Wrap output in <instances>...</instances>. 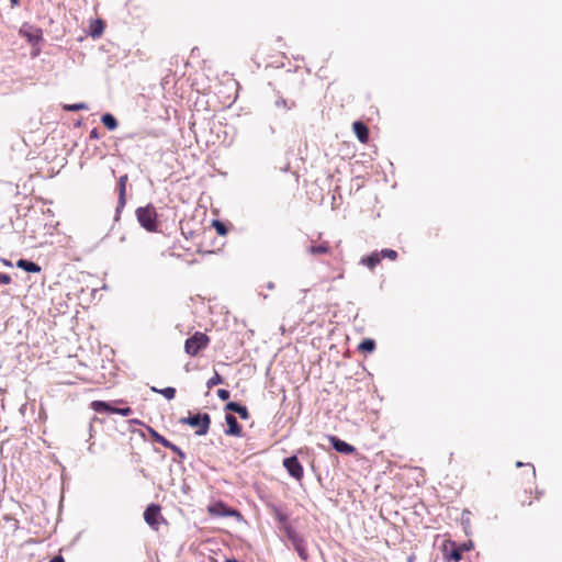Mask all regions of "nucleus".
I'll return each instance as SVG.
<instances>
[{
  "instance_id": "1a4fd4ad",
  "label": "nucleus",
  "mask_w": 562,
  "mask_h": 562,
  "mask_svg": "<svg viewBox=\"0 0 562 562\" xmlns=\"http://www.w3.org/2000/svg\"><path fill=\"white\" fill-rule=\"evenodd\" d=\"M286 536L289 540L294 546L295 550L297 551L299 555L303 559H307V552L304 546V540L301 536H299L295 530H293L291 527H288L286 529Z\"/></svg>"
},
{
  "instance_id": "2f4dec72",
  "label": "nucleus",
  "mask_w": 562,
  "mask_h": 562,
  "mask_svg": "<svg viewBox=\"0 0 562 562\" xmlns=\"http://www.w3.org/2000/svg\"><path fill=\"white\" fill-rule=\"evenodd\" d=\"M277 105H282L284 109L290 110L292 106H294V103H291V105L288 104L286 100H280L277 102Z\"/></svg>"
},
{
  "instance_id": "9d476101",
  "label": "nucleus",
  "mask_w": 562,
  "mask_h": 562,
  "mask_svg": "<svg viewBox=\"0 0 562 562\" xmlns=\"http://www.w3.org/2000/svg\"><path fill=\"white\" fill-rule=\"evenodd\" d=\"M225 422L227 424V429L225 430V435L233 437H241L243 436V427L237 422L236 417L232 414H226Z\"/></svg>"
},
{
  "instance_id": "39448f33",
  "label": "nucleus",
  "mask_w": 562,
  "mask_h": 562,
  "mask_svg": "<svg viewBox=\"0 0 562 562\" xmlns=\"http://www.w3.org/2000/svg\"><path fill=\"white\" fill-rule=\"evenodd\" d=\"M144 520L155 531L159 530L160 524L166 522V519L161 515V507L157 504H150L144 512Z\"/></svg>"
},
{
  "instance_id": "b1692460",
  "label": "nucleus",
  "mask_w": 562,
  "mask_h": 562,
  "mask_svg": "<svg viewBox=\"0 0 562 562\" xmlns=\"http://www.w3.org/2000/svg\"><path fill=\"white\" fill-rule=\"evenodd\" d=\"M380 258L383 259H390L392 261L397 259V252L393 249H382L381 251H378Z\"/></svg>"
},
{
  "instance_id": "7ed1b4c3",
  "label": "nucleus",
  "mask_w": 562,
  "mask_h": 562,
  "mask_svg": "<svg viewBox=\"0 0 562 562\" xmlns=\"http://www.w3.org/2000/svg\"><path fill=\"white\" fill-rule=\"evenodd\" d=\"M136 216L139 224L148 232H155L157 228V212L153 205L138 207Z\"/></svg>"
},
{
  "instance_id": "9b49d317",
  "label": "nucleus",
  "mask_w": 562,
  "mask_h": 562,
  "mask_svg": "<svg viewBox=\"0 0 562 562\" xmlns=\"http://www.w3.org/2000/svg\"><path fill=\"white\" fill-rule=\"evenodd\" d=\"M328 440L337 452L352 454L356 451V448L353 446L339 439L336 436H328Z\"/></svg>"
},
{
  "instance_id": "a878e982",
  "label": "nucleus",
  "mask_w": 562,
  "mask_h": 562,
  "mask_svg": "<svg viewBox=\"0 0 562 562\" xmlns=\"http://www.w3.org/2000/svg\"><path fill=\"white\" fill-rule=\"evenodd\" d=\"M213 227L215 228L217 234L221 235V236H225L227 234L226 225L224 223H222L221 221H217V220L214 221L213 222Z\"/></svg>"
},
{
  "instance_id": "423d86ee",
  "label": "nucleus",
  "mask_w": 562,
  "mask_h": 562,
  "mask_svg": "<svg viewBox=\"0 0 562 562\" xmlns=\"http://www.w3.org/2000/svg\"><path fill=\"white\" fill-rule=\"evenodd\" d=\"M90 407L97 413H112V414H119V415H122L125 417L130 416L133 413L132 408L128 406L117 408V407H113L111 404L103 402V401H93V402H91Z\"/></svg>"
},
{
  "instance_id": "a211bd4d",
  "label": "nucleus",
  "mask_w": 562,
  "mask_h": 562,
  "mask_svg": "<svg viewBox=\"0 0 562 562\" xmlns=\"http://www.w3.org/2000/svg\"><path fill=\"white\" fill-rule=\"evenodd\" d=\"M101 121L104 124V126L106 128H109L110 131H113V130H115L117 127L116 119L112 114H110V113L103 114L102 117H101Z\"/></svg>"
},
{
  "instance_id": "4468645a",
  "label": "nucleus",
  "mask_w": 562,
  "mask_h": 562,
  "mask_svg": "<svg viewBox=\"0 0 562 562\" xmlns=\"http://www.w3.org/2000/svg\"><path fill=\"white\" fill-rule=\"evenodd\" d=\"M224 409L227 412H233V413L238 414L241 419L247 420L250 418V414H249L247 407L239 403L229 402L225 405Z\"/></svg>"
},
{
  "instance_id": "20e7f679",
  "label": "nucleus",
  "mask_w": 562,
  "mask_h": 562,
  "mask_svg": "<svg viewBox=\"0 0 562 562\" xmlns=\"http://www.w3.org/2000/svg\"><path fill=\"white\" fill-rule=\"evenodd\" d=\"M206 510L212 517H235L237 520H243V515L239 510L228 507L221 501L210 504Z\"/></svg>"
},
{
  "instance_id": "0eeeda50",
  "label": "nucleus",
  "mask_w": 562,
  "mask_h": 562,
  "mask_svg": "<svg viewBox=\"0 0 562 562\" xmlns=\"http://www.w3.org/2000/svg\"><path fill=\"white\" fill-rule=\"evenodd\" d=\"M283 467L288 473L297 481H301L304 476V469L295 456L285 458L283 460Z\"/></svg>"
},
{
  "instance_id": "aec40b11",
  "label": "nucleus",
  "mask_w": 562,
  "mask_h": 562,
  "mask_svg": "<svg viewBox=\"0 0 562 562\" xmlns=\"http://www.w3.org/2000/svg\"><path fill=\"white\" fill-rule=\"evenodd\" d=\"M447 543L453 548L450 553V559L454 562H459L462 559V551L458 548L454 541L448 540Z\"/></svg>"
},
{
  "instance_id": "412c9836",
  "label": "nucleus",
  "mask_w": 562,
  "mask_h": 562,
  "mask_svg": "<svg viewBox=\"0 0 562 562\" xmlns=\"http://www.w3.org/2000/svg\"><path fill=\"white\" fill-rule=\"evenodd\" d=\"M151 390L154 392H157V393H160L161 395H164L167 400H173L175 396H176V389L175 387H171V386H168V387H165V389H161V390H158L156 387H151Z\"/></svg>"
},
{
  "instance_id": "473e14b6",
  "label": "nucleus",
  "mask_w": 562,
  "mask_h": 562,
  "mask_svg": "<svg viewBox=\"0 0 562 562\" xmlns=\"http://www.w3.org/2000/svg\"><path fill=\"white\" fill-rule=\"evenodd\" d=\"M49 562H65V560L61 555H56Z\"/></svg>"
},
{
  "instance_id": "6ab92c4d",
  "label": "nucleus",
  "mask_w": 562,
  "mask_h": 562,
  "mask_svg": "<svg viewBox=\"0 0 562 562\" xmlns=\"http://www.w3.org/2000/svg\"><path fill=\"white\" fill-rule=\"evenodd\" d=\"M272 515L274 516V518L281 522V524H285L289 519V516L283 513L279 507L274 506V505H270L269 506Z\"/></svg>"
},
{
  "instance_id": "72a5a7b5",
  "label": "nucleus",
  "mask_w": 562,
  "mask_h": 562,
  "mask_svg": "<svg viewBox=\"0 0 562 562\" xmlns=\"http://www.w3.org/2000/svg\"><path fill=\"white\" fill-rule=\"evenodd\" d=\"M90 137L91 138H97L98 137V132H97L95 128L90 132Z\"/></svg>"
},
{
  "instance_id": "dca6fc26",
  "label": "nucleus",
  "mask_w": 562,
  "mask_h": 562,
  "mask_svg": "<svg viewBox=\"0 0 562 562\" xmlns=\"http://www.w3.org/2000/svg\"><path fill=\"white\" fill-rule=\"evenodd\" d=\"M16 266L26 272L38 273L41 271V267L37 263L26 259L18 260Z\"/></svg>"
},
{
  "instance_id": "7c9ffc66",
  "label": "nucleus",
  "mask_w": 562,
  "mask_h": 562,
  "mask_svg": "<svg viewBox=\"0 0 562 562\" xmlns=\"http://www.w3.org/2000/svg\"><path fill=\"white\" fill-rule=\"evenodd\" d=\"M0 283L1 284H9L11 283V277L7 273L0 272Z\"/></svg>"
},
{
  "instance_id": "f3484780",
  "label": "nucleus",
  "mask_w": 562,
  "mask_h": 562,
  "mask_svg": "<svg viewBox=\"0 0 562 562\" xmlns=\"http://www.w3.org/2000/svg\"><path fill=\"white\" fill-rule=\"evenodd\" d=\"M104 30V23L101 20H94L90 24V35L92 37H99Z\"/></svg>"
},
{
  "instance_id": "393cba45",
  "label": "nucleus",
  "mask_w": 562,
  "mask_h": 562,
  "mask_svg": "<svg viewBox=\"0 0 562 562\" xmlns=\"http://www.w3.org/2000/svg\"><path fill=\"white\" fill-rule=\"evenodd\" d=\"M222 383H223L222 375L217 371H215L213 376L207 380L206 386H207V389H212L213 386L222 384Z\"/></svg>"
},
{
  "instance_id": "c9c22d12",
  "label": "nucleus",
  "mask_w": 562,
  "mask_h": 562,
  "mask_svg": "<svg viewBox=\"0 0 562 562\" xmlns=\"http://www.w3.org/2000/svg\"><path fill=\"white\" fill-rule=\"evenodd\" d=\"M414 560H415V555L412 554L411 557H408V561L407 562H414Z\"/></svg>"
},
{
  "instance_id": "c85d7f7f",
  "label": "nucleus",
  "mask_w": 562,
  "mask_h": 562,
  "mask_svg": "<svg viewBox=\"0 0 562 562\" xmlns=\"http://www.w3.org/2000/svg\"><path fill=\"white\" fill-rule=\"evenodd\" d=\"M458 548L462 551H471L474 548V543L472 540H469L467 542H463L462 544L458 546Z\"/></svg>"
},
{
  "instance_id": "4c0bfd02",
  "label": "nucleus",
  "mask_w": 562,
  "mask_h": 562,
  "mask_svg": "<svg viewBox=\"0 0 562 562\" xmlns=\"http://www.w3.org/2000/svg\"><path fill=\"white\" fill-rule=\"evenodd\" d=\"M530 469H531L532 475L535 476V468L532 465H530Z\"/></svg>"
},
{
  "instance_id": "4be33fe9",
  "label": "nucleus",
  "mask_w": 562,
  "mask_h": 562,
  "mask_svg": "<svg viewBox=\"0 0 562 562\" xmlns=\"http://www.w3.org/2000/svg\"><path fill=\"white\" fill-rule=\"evenodd\" d=\"M375 349V342L372 339H364L359 345V350L363 352H372Z\"/></svg>"
},
{
  "instance_id": "2eb2a0df",
  "label": "nucleus",
  "mask_w": 562,
  "mask_h": 562,
  "mask_svg": "<svg viewBox=\"0 0 562 562\" xmlns=\"http://www.w3.org/2000/svg\"><path fill=\"white\" fill-rule=\"evenodd\" d=\"M381 261H382V259L380 258L378 251H374V252L370 254L369 256L363 257L361 259V263L367 266L371 270H373Z\"/></svg>"
},
{
  "instance_id": "ddd939ff",
  "label": "nucleus",
  "mask_w": 562,
  "mask_h": 562,
  "mask_svg": "<svg viewBox=\"0 0 562 562\" xmlns=\"http://www.w3.org/2000/svg\"><path fill=\"white\" fill-rule=\"evenodd\" d=\"M353 133L356 134L357 138L362 143L366 144L369 140V128L367 125L361 121H356L352 124Z\"/></svg>"
},
{
  "instance_id": "f257e3e1",
  "label": "nucleus",
  "mask_w": 562,
  "mask_h": 562,
  "mask_svg": "<svg viewBox=\"0 0 562 562\" xmlns=\"http://www.w3.org/2000/svg\"><path fill=\"white\" fill-rule=\"evenodd\" d=\"M180 424L188 425L195 429V435L204 436L209 432L211 426V417L207 413H198L182 417L180 419Z\"/></svg>"
},
{
  "instance_id": "e433bc0d",
  "label": "nucleus",
  "mask_w": 562,
  "mask_h": 562,
  "mask_svg": "<svg viewBox=\"0 0 562 562\" xmlns=\"http://www.w3.org/2000/svg\"><path fill=\"white\" fill-rule=\"evenodd\" d=\"M225 562H238V561L235 559H226Z\"/></svg>"
},
{
  "instance_id": "cd10ccee",
  "label": "nucleus",
  "mask_w": 562,
  "mask_h": 562,
  "mask_svg": "<svg viewBox=\"0 0 562 562\" xmlns=\"http://www.w3.org/2000/svg\"><path fill=\"white\" fill-rule=\"evenodd\" d=\"M168 449H170L172 452L177 453V456L183 460L186 458V454L184 452L176 445H173L172 442H170V446H168Z\"/></svg>"
},
{
  "instance_id": "f704fd0d",
  "label": "nucleus",
  "mask_w": 562,
  "mask_h": 562,
  "mask_svg": "<svg viewBox=\"0 0 562 562\" xmlns=\"http://www.w3.org/2000/svg\"><path fill=\"white\" fill-rule=\"evenodd\" d=\"M11 7L14 8L20 3V0H10Z\"/></svg>"
},
{
  "instance_id": "f03ea898",
  "label": "nucleus",
  "mask_w": 562,
  "mask_h": 562,
  "mask_svg": "<svg viewBox=\"0 0 562 562\" xmlns=\"http://www.w3.org/2000/svg\"><path fill=\"white\" fill-rule=\"evenodd\" d=\"M210 344V337L202 331H195L184 342V351L190 357H196Z\"/></svg>"
},
{
  "instance_id": "c756f323",
  "label": "nucleus",
  "mask_w": 562,
  "mask_h": 562,
  "mask_svg": "<svg viewBox=\"0 0 562 562\" xmlns=\"http://www.w3.org/2000/svg\"><path fill=\"white\" fill-rule=\"evenodd\" d=\"M229 392L225 389H220L217 390V396L222 400V401H226L229 398Z\"/></svg>"
},
{
  "instance_id": "5701e85b",
  "label": "nucleus",
  "mask_w": 562,
  "mask_h": 562,
  "mask_svg": "<svg viewBox=\"0 0 562 562\" xmlns=\"http://www.w3.org/2000/svg\"><path fill=\"white\" fill-rule=\"evenodd\" d=\"M150 436L155 442L160 443L165 448H168V446H170V441L160 434H158L156 430L150 429Z\"/></svg>"
},
{
  "instance_id": "f8f14e48",
  "label": "nucleus",
  "mask_w": 562,
  "mask_h": 562,
  "mask_svg": "<svg viewBox=\"0 0 562 562\" xmlns=\"http://www.w3.org/2000/svg\"><path fill=\"white\" fill-rule=\"evenodd\" d=\"M127 175H123L120 177L117 187H119V201H117V211L123 209L126 203V183H127Z\"/></svg>"
},
{
  "instance_id": "6e6552de",
  "label": "nucleus",
  "mask_w": 562,
  "mask_h": 562,
  "mask_svg": "<svg viewBox=\"0 0 562 562\" xmlns=\"http://www.w3.org/2000/svg\"><path fill=\"white\" fill-rule=\"evenodd\" d=\"M306 250L312 256H330L333 254V247L329 241L321 239L317 241L313 240Z\"/></svg>"
},
{
  "instance_id": "bb28decb",
  "label": "nucleus",
  "mask_w": 562,
  "mask_h": 562,
  "mask_svg": "<svg viewBox=\"0 0 562 562\" xmlns=\"http://www.w3.org/2000/svg\"><path fill=\"white\" fill-rule=\"evenodd\" d=\"M65 109L67 111L77 112V111H80V110H87L88 106L85 103H76V104L65 105Z\"/></svg>"
}]
</instances>
